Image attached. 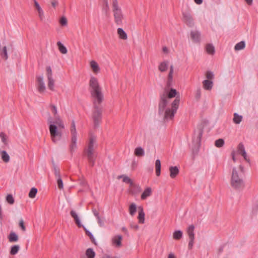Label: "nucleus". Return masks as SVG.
Wrapping results in <instances>:
<instances>
[{
    "label": "nucleus",
    "instance_id": "nucleus-43",
    "mask_svg": "<svg viewBox=\"0 0 258 258\" xmlns=\"http://www.w3.org/2000/svg\"><path fill=\"white\" fill-rule=\"evenodd\" d=\"M53 169H54V173L56 178H58L61 177L60 170L59 168H58L56 165L53 163Z\"/></svg>",
    "mask_w": 258,
    "mask_h": 258
},
{
    "label": "nucleus",
    "instance_id": "nucleus-47",
    "mask_svg": "<svg viewBox=\"0 0 258 258\" xmlns=\"http://www.w3.org/2000/svg\"><path fill=\"white\" fill-rule=\"evenodd\" d=\"M201 97V89L200 88H198L196 91L195 93V99L198 101L200 100Z\"/></svg>",
    "mask_w": 258,
    "mask_h": 258
},
{
    "label": "nucleus",
    "instance_id": "nucleus-15",
    "mask_svg": "<svg viewBox=\"0 0 258 258\" xmlns=\"http://www.w3.org/2000/svg\"><path fill=\"white\" fill-rule=\"evenodd\" d=\"M86 154L91 165L93 166L95 163V159L94 151H86Z\"/></svg>",
    "mask_w": 258,
    "mask_h": 258
},
{
    "label": "nucleus",
    "instance_id": "nucleus-29",
    "mask_svg": "<svg viewBox=\"0 0 258 258\" xmlns=\"http://www.w3.org/2000/svg\"><path fill=\"white\" fill-rule=\"evenodd\" d=\"M8 239L10 242H17L18 240V236L14 232H11L8 236Z\"/></svg>",
    "mask_w": 258,
    "mask_h": 258
},
{
    "label": "nucleus",
    "instance_id": "nucleus-37",
    "mask_svg": "<svg viewBox=\"0 0 258 258\" xmlns=\"http://www.w3.org/2000/svg\"><path fill=\"white\" fill-rule=\"evenodd\" d=\"M57 45L58 47V49L62 54H66L68 52L67 48L60 42H57Z\"/></svg>",
    "mask_w": 258,
    "mask_h": 258
},
{
    "label": "nucleus",
    "instance_id": "nucleus-5",
    "mask_svg": "<svg viewBox=\"0 0 258 258\" xmlns=\"http://www.w3.org/2000/svg\"><path fill=\"white\" fill-rule=\"evenodd\" d=\"M112 11L115 23L117 25H121L122 24L123 16L117 1L113 2Z\"/></svg>",
    "mask_w": 258,
    "mask_h": 258
},
{
    "label": "nucleus",
    "instance_id": "nucleus-7",
    "mask_svg": "<svg viewBox=\"0 0 258 258\" xmlns=\"http://www.w3.org/2000/svg\"><path fill=\"white\" fill-rule=\"evenodd\" d=\"M37 81V89L38 91L40 93H43L45 90L46 87L44 81V77L43 75L36 76Z\"/></svg>",
    "mask_w": 258,
    "mask_h": 258
},
{
    "label": "nucleus",
    "instance_id": "nucleus-53",
    "mask_svg": "<svg viewBox=\"0 0 258 258\" xmlns=\"http://www.w3.org/2000/svg\"><path fill=\"white\" fill-rule=\"evenodd\" d=\"M19 226L23 231H26V227L24 225L23 219H21L19 222Z\"/></svg>",
    "mask_w": 258,
    "mask_h": 258
},
{
    "label": "nucleus",
    "instance_id": "nucleus-57",
    "mask_svg": "<svg viewBox=\"0 0 258 258\" xmlns=\"http://www.w3.org/2000/svg\"><path fill=\"white\" fill-rule=\"evenodd\" d=\"M131 227L132 228L135 229V230H138L139 229V226L137 224L134 223L131 224Z\"/></svg>",
    "mask_w": 258,
    "mask_h": 258
},
{
    "label": "nucleus",
    "instance_id": "nucleus-10",
    "mask_svg": "<svg viewBox=\"0 0 258 258\" xmlns=\"http://www.w3.org/2000/svg\"><path fill=\"white\" fill-rule=\"evenodd\" d=\"M237 152L239 154L242 155L243 157L244 160L246 162L248 163L250 162V160L249 158H248L247 156V154L245 150L244 145L242 143L239 144L237 148Z\"/></svg>",
    "mask_w": 258,
    "mask_h": 258
},
{
    "label": "nucleus",
    "instance_id": "nucleus-41",
    "mask_svg": "<svg viewBox=\"0 0 258 258\" xmlns=\"http://www.w3.org/2000/svg\"><path fill=\"white\" fill-rule=\"evenodd\" d=\"M177 94V91L175 89L171 88L169 91V92L168 93L167 95H166L167 97H168V100L170 98H172L173 97H174Z\"/></svg>",
    "mask_w": 258,
    "mask_h": 258
},
{
    "label": "nucleus",
    "instance_id": "nucleus-44",
    "mask_svg": "<svg viewBox=\"0 0 258 258\" xmlns=\"http://www.w3.org/2000/svg\"><path fill=\"white\" fill-rule=\"evenodd\" d=\"M224 144V141L222 139L217 140L215 142V145L218 148L222 147Z\"/></svg>",
    "mask_w": 258,
    "mask_h": 258
},
{
    "label": "nucleus",
    "instance_id": "nucleus-28",
    "mask_svg": "<svg viewBox=\"0 0 258 258\" xmlns=\"http://www.w3.org/2000/svg\"><path fill=\"white\" fill-rule=\"evenodd\" d=\"M120 178H122V181L123 182H125V183H129L130 184L131 186H134V183L132 181V180L128 177L126 175H119L117 177V179H120Z\"/></svg>",
    "mask_w": 258,
    "mask_h": 258
},
{
    "label": "nucleus",
    "instance_id": "nucleus-59",
    "mask_svg": "<svg viewBox=\"0 0 258 258\" xmlns=\"http://www.w3.org/2000/svg\"><path fill=\"white\" fill-rule=\"evenodd\" d=\"M162 50H163V52H164L165 53H168V49L166 46H164L163 47Z\"/></svg>",
    "mask_w": 258,
    "mask_h": 258
},
{
    "label": "nucleus",
    "instance_id": "nucleus-52",
    "mask_svg": "<svg viewBox=\"0 0 258 258\" xmlns=\"http://www.w3.org/2000/svg\"><path fill=\"white\" fill-rule=\"evenodd\" d=\"M206 78L208 79H213L214 78V74L211 71H207L206 73Z\"/></svg>",
    "mask_w": 258,
    "mask_h": 258
},
{
    "label": "nucleus",
    "instance_id": "nucleus-35",
    "mask_svg": "<svg viewBox=\"0 0 258 258\" xmlns=\"http://www.w3.org/2000/svg\"><path fill=\"white\" fill-rule=\"evenodd\" d=\"M86 255L87 258H94L95 256V252L92 248H89L86 251Z\"/></svg>",
    "mask_w": 258,
    "mask_h": 258
},
{
    "label": "nucleus",
    "instance_id": "nucleus-38",
    "mask_svg": "<svg viewBox=\"0 0 258 258\" xmlns=\"http://www.w3.org/2000/svg\"><path fill=\"white\" fill-rule=\"evenodd\" d=\"M20 247L19 245H13L10 250V254L11 255H15L16 254L19 250H20Z\"/></svg>",
    "mask_w": 258,
    "mask_h": 258
},
{
    "label": "nucleus",
    "instance_id": "nucleus-50",
    "mask_svg": "<svg viewBox=\"0 0 258 258\" xmlns=\"http://www.w3.org/2000/svg\"><path fill=\"white\" fill-rule=\"evenodd\" d=\"M56 180H57V183L58 187L60 189H63V182H62L61 178L59 177V178H56Z\"/></svg>",
    "mask_w": 258,
    "mask_h": 258
},
{
    "label": "nucleus",
    "instance_id": "nucleus-24",
    "mask_svg": "<svg viewBox=\"0 0 258 258\" xmlns=\"http://www.w3.org/2000/svg\"><path fill=\"white\" fill-rule=\"evenodd\" d=\"M117 33L120 39L122 40H126L127 36L125 31L121 28H118L117 30Z\"/></svg>",
    "mask_w": 258,
    "mask_h": 258
},
{
    "label": "nucleus",
    "instance_id": "nucleus-9",
    "mask_svg": "<svg viewBox=\"0 0 258 258\" xmlns=\"http://www.w3.org/2000/svg\"><path fill=\"white\" fill-rule=\"evenodd\" d=\"M183 21L189 27H192L194 26V19L189 13L183 12Z\"/></svg>",
    "mask_w": 258,
    "mask_h": 258
},
{
    "label": "nucleus",
    "instance_id": "nucleus-56",
    "mask_svg": "<svg viewBox=\"0 0 258 258\" xmlns=\"http://www.w3.org/2000/svg\"><path fill=\"white\" fill-rule=\"evenodd\" d=\"M92 212H93L94 215L96 217V218L100 217L99 212L95 209H92Z\"/></svg>",
    "mask_w": 258,
    "mask_h": 258
},
{
    "label": "nucleus",
    "instance_id": "nucleus-60",
    "mask_svg": "<svg viewBox=\"0 0 258 258\" xmlns=\"http://www.w3.org/2000/svg\"><path fill=\"white\" fill-rule=\"evenodd\" d=\"M51 4L53 7H55L58 5L57 1H53Z\"/></svg>",
    "mask_w": 258,
    "mask_h": 258
},
{
    "label": "nucleus",
    "instance_id": "nucleus-40",
    "mask_svg": "<svg viewBox=\"0 0 258 258\" xmlns=\"http://www.w3.org/2000/svg\"><path fill=\"white\" fill-rule=\"evenodd\" d=\"M182 236V232L181 230L175 231L173 234L174 239L178 240L180 239Z\"/></svg>",
    "mask_w": 258,
    "mask_h": 258
},
{
    "label": "nucleus",
    "instance_id": "nucleus-55",
    "mask_svg": "<svg viewBox=\"0 0 258 258\" xmlns=\"http://www.w3.org/2000/svg\"><path fill=\"white\" fill-rule=\"evenodd\" d=\"M97 222L100 227L104 226V220L100 218V217L97 218Z\"/></svg>",
    "mask_w": 258,
    "mask_h": 258
},
{
    "label": "nucleus",
    "instance_id": "nucleus-30",
    "mask_svg": "<svg viewBox=\"0 0 258 258\" xmlns=\"http://www.w3.org/2000/svg\"><path fill=\"white\" fill-rule=\"evenodd\" d=\"M206 50L209 54L213 55L215 53V47L212 44H208L206 45Z\"/></svg>",
    "mask_w": 258,
    "mask_h": 258
},
{
    "label": "nucleus",
    "instance_id": "nucleus-4",
    "mask_svg": "<svg viewBox=\"0 0 258 258\" xmlns=\"http://www.w3.org/2000/svg\"><path fill=\"white\" fill-rule=\"evenodd\" d=\"M48 122L51 140L53 143H56L61 138L62 133L60 130L64 128V124L60 118L56 119L55 121H52L50 119Z\"/></svg>",
    "mask_w": 258,
    "mask_h": 258
},
{
    "label": "nucleus",
    "instance_id": "nucleus-45",
    "mask_svg": "<svg viewBox=\"0 0 258 258\" xmlns=\"http://www.w3.org/2000/svg\"><path fill=\"white\" fill-rule=\"evenodd\" d=\"M0 137L2 139V142L5 144V145H7L8 144V142H7V136H6V135L3 133V132H2L1 134H0Z\"/></svg>",
    "mask_w": 258,
    "mask_h": 258
},
{
    "label": "nucleus",
    "instance_id": "nucleus-26",
    "mask_svg": "<svg viewBox=\"0 0 258 258\" xmlns=\"http://www.w3.org/2000/svg\"><path fill=\"white\" fill-rule=\"evenodd\" d=\"M203 84L204 88L207 90H210L212 88L213 85V82L208 80H204L203 82Z\"/></svg>",
    "mask_w": 258,
    "mask_h": 258
},
{
    "label": "nucleus",
    "instance_id": "nucleus-2",
    "mask_svg": "<svg viewBox=\"0 0 258 258\" xmlns=\"http://www.w3.org/2000/svg\"><path fill=\"white\" fill-rule=\"evenodd\" d=\"M179 98L176 97L171 104V108L167 107L169 103L166 94L164 93L160 96L158 105V114L163 119H172L176 112L179 104Z\"/></svg>",
    "mask_w": 258,
    "mask_h": 258
},
{
    "label": "nucleus",
    "instance_id": "nucleus-39",
    "mask_svg": "<svg viewBox=\"0 0 258 258\" xmlns=\"http://www.w3.org/2000/svg\"><path fill=\"white\" fill-rule=\"evenodd\" d=\"M137 211V206L135 203H132L131 204L129 207V212L130 214L132 216H134L136 212Z\"/></svg>",
    "mask_w": 258,
    "mask_h": 258
},
{
    "label": "nucleus",
    "instance_id": "nucleus-46",
    "mask_svg": "<svg viewBox=\"0 0 258 258\" xmlns=\"http://www.w3.org/2000/svg\"><path fill=\"white\" fill-rule=\"evenodd\" d=\"M47 78L53 77L52 71L50 66H47L46 68Z\"/></svg>",
    "mask_w": 258,
    "mask_h": 258
},
{
    "label": "nucleus",
    "instance_id": "nucleus-17",
    "mask_svg": "<svg viewBox=\"0 0 258 258\" xmlns=\"http://www.w3.org/2000/svg\"><path fill=\"white\" fill-rule=\"evenodd\" d=\"M139 209V215L138 219L139 222L140 223L143 224L145 222V214L144 212L143 208L141 206L138 207Z\"/></svg>",
    "mask_w": 258,
    "mask_h": 258
},
{
    "label": "nucleus",
    "instance_id": "nucleus-27",
    "mask_svg": "<svg viewBox=\"0 0 258 258\" xmlns=\"http://www.w3.org/2000/svg\"><path fill=\"white\" fill-rule=\"evenodd\" d=\"M70 214L71 216L74 219L76 223L78 226V227H81L82 224L81 223V221L76 212L74 210H72L70 212Z\"/></svg>",
    "mask_w": 258,
    "mask_h": 258
},
{
    "label": "nucleus",
    "instance_id": "nucleus-22",
    "mask_svg": "<svg viewBox=\"0 0 258 258\" xmlns=\"http://www.w3.org/2000/svg\"><path fill=\"white\" fill-rule=\"evenodd\" d=\"M95 141L96 140L94 137H90L88 146V149L86 150V151H94V145L95 143Z\"/></svg>",
    "mask_w": 258,
    "mask_h": 258
},
{
    "label": "nucleus",
    "instance_id": "nucleus-1",
    "mask_svg": "<svg viewBox=\"0 0 258 258\" xmlns=\"http://www.w3.org/2000/svg\"><path fill=\"white\" fill-rule=\"evenodd\" d=\"M89 87L91 96L93 99L92 119L94 126L95 127H98L102 119L103 108L101 104L103 100L104 96L98 79L93 76H91L90 77Z\"/></svg>",
    "mask_w": 258,
    "mask_h": 258
},
{
    "label": "nucleus",
    "instance_id": "nucleus-21",
    "mask_svg": "<svg viewBox=\"0 0 258 258\" xmlns=\"http://www.w3.org/2000/svg\"><path fill=\"white\" fill-rule=\"evenodd\" d=\"M152 188L150 187H147L141 195V199L145 200L150 197L152 194Z\"/></svg>",
    "mask_w": 258,
    "mask_h": 258
},
{
    "label": "nucleus",
    "instance_id": "nucleus-3",
    "mask_svg": "<svg viewBox=\"0 0 258 258\" xmlns=\"http://www.w3.org/2000/svg\"><path fill=\"white\" fill-rule=\"evenodd\" d=\"M244 167L239 165L232 168L230 183L234 189H240L244 186Z\"/></svg>",
    "mask_w": 258,
    "mask_h": 258
},
{
    "label": "nucleus",
    "instance_id": "nucleus-12",
    "mask_svg": "<svg viewBox=\"0 0 258 258\" xmlns=\"http://www.w3.org/2000/svg\"><path fill=\"white\" fill-rule=\"evenodd\" d=\"M90 66L92 69V72L95 74H98L100 71V68L98 64V63L95 60H91L90 62Z\"/></svg>",
    "mask_w": 258,
    "mask_h": 258
},
{
    "label": "nucleus",
    "instance_id": "nucleus-31",
    "mask_svg": "<svg viewBox=\"0 0 258 258\" xmlns=\"http://www.w3.org/2000/svg\"><path fill=\"white\" fill-rule=\"evenodd\" d=\"M242 115H240L237 113H234L233 114V121L235 124H239L242 121Z\"/></svg>",
    "mask_w": 258,
    "mask_h": 258
},
{
    "label": "nucleus",
    "instance_id": "nucleus-20",
    "mask_svg": "<svg viewBox=\"0 0 258 258\" xmlns=\"http://www.w3.org/2000/svg\"><path fill=\"white\" fill-rule=\"evenodd\" d=\"M168 63L169 62L167 60L161 62L158 66V70L161 72H164L166 71L168 69Z\"/></svg>",
    "mask_w": 258,
    "mask_h": 258
},
{
    "label": "nucleus",
    "instance_id": "nucleus-23",
    "mask_svg": "<svg viewBox=\"0 0 258 258\" xmlns=\"http://www.w3.org/2000/svg\"><path fill=\"white\" fill-rule=\"evenodd\" d=\"M71 138H77V132L76 128L75 122L74 120H72L70 127Z\"/></svg>",
    "mask_w": 258,
    "mask_h": 258
},
{
    "label": "nucleus",
    "instance_id": "nucleus-63",
    "mask_svg": "<svg viewBox=\"0 0 258 258\" xmlns=\"http://www.w3.org/2000/svg\"><path fill=\"white\" fill-rule=\"evenodd\" d=\"M102 258H111V256H110L109 255H105Z\"/></svg>",
    "mask_w": 258,
    "mask_h": 258
},
{
    "label": "nucleus",
    "instance_id": "nucleus-34",
    "mask_svg": "<svg viewBox=\"0 0 258 258\" xmlns=\"http://www.w3.org/2000/svg\"><path fill=\"white\" fill-rule=\"evenodd\" d=\"M48 87L51 91H54V80L53 77L48 78Z\"/></svg>",
    "mask_w": 258,
    "mask_h": 258
},
{
    "label": "nucleus",
    "instance_id": "nucleus-8",
    "mask_svg": "<svg viewBox=\"0 0 258 258\" xmlns=\"http://www.w3.org/2000/svg\"><path fill=\"white\" fill-rule=\"evenodd\" d=\"M195 226L193 225H190L187 230V232L189 237V241L188 243V247L189 249H191L193 247L195 239L194 233Z\"/></svg>",
    "mask_w": 258,
    "mask_h": 258
},
{
    "label": "nucleus",
    "instance_id": "nucleus-16",
    "mask_svg": "<svg viewBox=\"0 0 258 258\" xmlns=\"http://www.w3.org/2000/svg\"><path fill=\"white\" fill-rule=\"evenodd\" d=\"M34 6L38 12L39 17L41 21H43L44 19V14L43 10L38 3L37 1H35Z\"/></svg>",
    "mask_w": 258,
    "mask_h": 258
},
{
    "label": "nucleus",
    "instance_id": "nucleus-51",
    "mask_svg": "<svg viewBox=\"0 0 258 258\" xmlns=\"http://www.w3.org/2000/svg\"><path fill=\"white\" fill-rule=\"evenodd\" d=\"M59 23L61 26H66L68 23L67 18L64 17H62L60 19Z\"/></svg>",
    "mask_w": 258,
    "mask_h": 258
},
{
    "label": "nucleus",
    "instance_id": "nucleus-49",
    "mask_svg": "<svg viewBox=\"0 0 258 258\" xmlns=\"http://www.w3.org/2000/svg\"><path fill=\"white\" fill-rule=\"evenodd\" d=\"M84 229L86 231V234H87V235L90 237V238L91 239V241L96 244V243H95V238L93 235V234H92L91 232H90L89 231H88L87 229H86V228H84Z\"/></svg>",
    "mask_w": 258,
    "mask_h": 258
},
{
    "label": "nucleus",
    "instance_id": "nucleus-19",
    "mask_svg": "<svg viewBox=\"0 0 258 258\" xmlns=\"http://www.w3.org/2000/svg\"><path fill=\"white\" fill-rule=\"evenodd\" d=\"M77 138H71V143L70 145V151L71 154H73L77 148Z\"/></svg>",
    "mask_w": 258,
    "mask_h": 258
},
{
    "label": "nucleus",
    "instance_id": "nucleus-61",
    "mask_svg": "<svg viewBox=\"0 0 258 258\" xmlns=\"http://www.w3.org/2000/svg\"><path fill=\"white\" fill-rule=\"evenodd\" d=\"M168 258H175L173 253H170L168 255Z\"/></svg>",
    "mask_w": 258,
    "mask_h": 258
},
{
    "label": "nucleus",
    "instance_id": "nucleus-54",
    "mask_svg": "<svg viewBox=\"0 0 258 258\" xmlns=\"http://www.w3.org/2000/svg\"><path fill=\"white\" fill-rule=\"evenodd\" d=\"M51 107H52V111L55 115V120L56 119H58L59 118L58 117H57V116H56V114H57V108H56V107L55 106V105H51Z\"/></svg>",
    "mask_w": 258,
    "mask_h": 258
},
{
    "label": "nucleus",
    "instance_id": "nucleus-32",
    "mask_svg": "<svg viewBox=\"0 0 258 258\" xmlns=\"http://www.w3.org/2000/svg\"><path fill=\"white\" fill-rule=\"evenodd\" d=\"M156 174L157 176H159L161 173V161L159 159H157L155 161Z\"/></svg>",
    "mask_w": 258,
    "mask_h": 258
},
{
    "label": "nucleus",
    "instance_id": "nucleus-6",
    "mask_svg": "<svg viewBox=\"0 0 258 258\" xmlns=\"http://www.w3.org/2000/svg\"><path fill=\"white\" fill-rule=\"evenodd\" d=\"M203 135V131L201 129H199L194 134V136L192 140L193 143V150L197 152L201 146V138Z\"/></svg>",
    "mask_w": 258,
    "mask_h": 258
},
{
    "label": "nucleus",
    "instance_id": "nucleus-58",
    "mask_svg": "<svg viewBox=\"0 0 258 258\" xmlns=\"http://www.w3.org/2000/svg\"><path fill=\"white\" fill-rule=\"evenodd\" d=\"M231 156H232V158L233 161L234 162H235L236 161V158H235V151H233L232 152Z\"/></svg>",
    "mask_w": 258,
    "mask_h": 258
},
{
    "label": "nucleus",
    "instance_id": "nucleus-62",
    "mask_svg": "<svg viewBox=\"0 0 258 258\" xmlns=\"http://www.w3.org/2000/svg\"><path fill=\"white\" fill-rule=\"evenodd\" d=\"M122 230L123 232H124L125 233H127V229H126L125 227H122Z\"/></svg>",
    "mask_w": 258,
    "mask_h": 258
},
{
    "label": "nucleus",
    "instance_id": "nucleus-36",
    "mask_svg": "<svg viewBox=\"0 0 258 258\" xmlns=\"http://www.w3.org/2000/svg\"><path fill=\"white\" fill-rule=\"evenodd\" d=\"M245 46V42L241 41L237 43L234 46V49L236 51L240 50L244 48Z\"/></svg>",
    "mask_w": 258,
    "mask_h": 258
},
{
    "label": "nucleus",
    "instance_id": "nucleus-11",
    "mask_svg": "<svg viewBox=\"0 0 258 258\" xmlns=\"http://www.w3.org/2000/svg\"><path fill=\"white\" fill-rule=\"evenodd\" d=\"M173 72L174 67L172 64L170 66V70L167 77V86L168 87H170L172 85Z\"/></svg>",
    "mask_w": 258,
    "mask_h": 258
},
{
    "label": "nucleus",
    "instance_id": "nucleus-42",
    "mask_svg": "<svg viewBox=\"0 0 258 258\" xmlns=\"http://www.w3.org/2000/svg\"><path fill=\"white\" fill-rule=\"evenodd\" d=\"M37 193V189L35 187H33L30 189L29 193V197L30 198H34Z\"/></svg>",
    "mask_w": 258,
    "mask_h": 258
},
{
    "label": "nucleus",
    "instance_id": "nucleus-13",
    "mask_svg": "<svg viewBox=\"0 0 258 258\" xmlns=\"http://www.w3.org/2000/svg\"><path fill=\"white\" fill-rule=\"evenodd\" d=\"M122 237L120 235H116L113 237L112 239V242L117 247H120L121 245V240Z\"/></svg>",
    "mask_w": 258,
    "mask_h": 258
},
{
    "label": "nucleus",
    "instance_id": "nucleus-33",
    "mask_svg": "<svg viewBox=\"0 0 258 258\" xmlns=\"http://www.w3.org/2000/svg\"><path fill=\"white\" fill-rule=\"evenodd\" d=\"M134 154L137 156H143L145 155V152L143 148L139 147L135 149Z\"/></svg>",
    "mask_w": 258,
    "mask_h": 258
},
{
    "label": "nucleus",
    "instance_id": "nucleus-25",
    "mask_svg": "<svg viewBox=\"0 0 258 258\" xmlns=\"http://www.w3.org/2000/svg\"><path fill=\"white\" fill-rule=\"evenodd\" d=\"M0 155H1V158L5 163H8L10 161V156L6 151H1L0 150Z\"/></svg>",
    "mask_w": 258,
    "mask_h": 258
},
{
    "label": "nucleus",
    "instance_id": "nucleus-48",
    "mask_svg": "<svg viewBox=\"0 0 258 258\" xmlns=\"http://www.w3.org/2000/svg\"><path fill=\"white\" fill-rule=\"evenodd\" d=\"M6 201L10 204H13L14 203V199L13 197V196L11 194L8 195L6 197Z\"/></svg>",
    "mask_w": 258,
    "mask_h": 258
},
{
    "label": "nucleus",
    "instance_id": "nucleus-64",
    "mask_svg": "<svg viewBox=\"0 0 258 258\" xmlns=\"http://www.w3.org/2000/svg\"><path fill=\"white\" fill-rule=\"evenodd\" d=\"M136 186L138 188V190L139 191H141L142 189H141V187L140 186L137 185Z\"/></svg>",
    "mask_w": 258,
    "mask_h": 258
},
{
    "label": "nucleus",
    "instance_id": "nucleus-14",
    "mask_svg": "<svg viewBox=\"0 0 258 258\" xmlns=\"http://www.w3.org/2000/svg\"><path fill=\"white\" fill-rule=\"evenodd\" d=\"M190 37L194 42H199L201 38V33L198 31H191L190 32Z\"/></svg>",
    "mask_w": 258,
    "mask_h": 258
},
{
    "label": "nucleus",
    "instance_id": "nucleus-18",
    "mask_svg": "<svg viewBox=\"0 0 258 258\" xmlns=\"http://www.w3.org/2000/svg\"><path fill=\"white\" fill-rule=\"evenodd\" d=\"M170 176L174 178L179 173V171L177 166H171L169 167Z\"/></svg>",
    "mask_w": 258,
    "mask_h": 258
}]
</instances>
